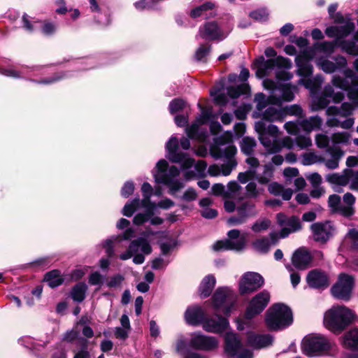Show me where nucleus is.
<instances>
[{"label":"nucleus","mask_w":358,"mask_h":358,"mask_svg":"<svg viewBox=\"0 0 358 358\" xmlns=\"http://www.w3.org/2000/svg\"><path fill=\"white\" fill-rule=\"evenodd\" d=\"M255 129L261 143L269 154L280 152L283 148H293L292 138L289 136L280 138V131L274 124L266 126L263 121H258L255 123Z\"/></svg>","instance_id":"nucleus-1"},{"label":"nucleus","mask_w":358,"mask_h":358,"mask_svg":"<svg viewBox=\"0 0 358 358\" xmlns=\"http://www.w3.org/2000/svg\"><path fill=\"white\" fill-rule=\"evenodd\" d=\"M215 143L217 147L211 149V155L215 159H223L224 163L220 166L213 164L209 166L208 173L210 176H229L236 166L237 162L234 158L236 148L231 143L224 145L220 138H217Z\"/></svg>","instance_id":"nucleus-2"},{"label":"nucleus","mask_w":358,"mask_h":358,"mask_svg":"<svg viewBox=\"0 0 358 358\" xmlns=\"http://www.w3.org/2000/svg\"><path fill=\"white\" fill-rule=\"evenodd\" d=\"M257 77L262 78L268 76L271 71L275 70V77L278 80H289L293 74L288 71L292 66L290 59L283 57L265 60L263 57L256 61Z\"/></svg>","instance_id":"nucleus-3"},{"label":"nucleus","mask_w":358,"mask_h":358,"mask_svg":"<svg viewBox=\"0 0 358 358\" xmlns=\"http://www.w3.org/2000/svg\"><path fill=\"white\" fill-rule=\"evenodd\" d=\"M152 173L155 182L166 185L171 195H176L177 192L185 187L184 182L178 178L180 170L175 166L168 169V162L165 159H160L157 163Z\"/></svg>","instance_id":"nucleus-4"},{"label":"nucleus","mask_w":358,"mask_h":358,"mask_svg":"<svg viewBox=\"0 0 358 358\" xmlns=\"http://www.w3.org/2000/svg\"><path fill=\"white\" fill-rule=\"evenodd\" d=\"M355 313L344 306H334L324 315V325L329 331L339 334L354 320Z\"/></svg>","instance_id":"nucleus-5"},{"label":"nucleus","mask_w":358,"mask_h":358,"mask_svg":"<svg viewBox=\"0 0 358 358\" xmlns=\"http://www.w3.org/2000/svg\"><path fill=\"white\" fill-rule=\"evenodd\" d=\"M352 103L345 102L340 107L329 106L326 109V114L329 117L327 125L330 127H341L350 129L354 124V119L351 115L354 110Z\"/></svg>","instance_id":"nucleus-6"},{"label":"nucleus","mask_w":358,"mask_h":358,"mask_svg":"<svg viewBox=\"0 0 358 358\" xmlns=\"http://www.w3.org/2000/svg\"><path fill=\"white\" fill-rule=\"evenodd\" d=\"M293 322L290 308L281 303L272 306L266 313V323L271 329H282L289 327Z\"/></svg>","instance_id":"nucleus-7"},{"label":"nucleus","mask_w":358,"mask_h":358,"mask_svg":"<svg viewBox=\"0 0 358 358\" xmlns=\"http://www.w3.org/2000/svg\"><path fill=\"white\" fill-rule=\"evenodd\" d=\"M344 156V151L338 148L327 149L324 156L315 152H307L302 155L301 162L305 166L317 163H323L329 169H336L338 167L340 160Z\"/></svg>","instance_id":"nucleus-8"},{"label":"nucleus","mask_w":358,"mask_h":358,"mask_svg":"<svg viewBox=\"0 0 358 358\" xmlns=\"http://www.w3.org/2000/svg\"><path fill=\"white\" fill-rule=\"evenodd\" d=\"M236 294L229 287L218 288L213 296V305L217 311L229 316L235 308Z\"/></svg>","instance_id":"nucleus-9"},{"label":"nucleus","mask_w":358,"mask_h":358,"mask_svg":"<svg viewBox=\"0 0 358 358\" xmlns=\"http://www.w3.org/2000/svg\"><path fill=\"white\" fill-rule=\"evenodd\" d=\"M329 348L330 343L328 339L321 334H308L301 342L302 352L309 357L320 355Z\"/></svg>","instance_id":"nucleus-10"},{"label":"nucleus","mask_w":358,"mask_h":358,"mask_svg":"<svg viewBox=\"0 0 358 358\" xmlns=\"http://www.w3.org/2000/svg\"><path fill=\"white\" fill-rule=\"evenodd\" d=\"M211 110L206 108H201L200 115L196 119L194 122L185 129L187 136L196 140L199 142H207L208 138V132L206 128H203V125L206 124L211 117Z\"/></svg>","instance_id":"nucleus-11"},{"label":"nucleus","mask_w":358,"mask_h":358,"mask_svg":"<svg viewBox=\"0 0 358 358\" xmlns=\"http://www.w3.org/2000/svg\"><path fill=\"white\" fill-rule=\"evenodd\" d=\"M281 93V96H277L272 94L266 97L263 93H258L255 95V101L257 103V108L259 110H262L267 106L269 101L278 102L281 104L282 101H291L294 98V92L297 91V87L291 85L290 84L282 85L278 87Z\"/></svg>","instance_id":"nucleus-12"},{"label":"nucleus","mask_w":358,"mask_h":358,"mask_svg":"<svg viewBox=\"0 0 358 358\" xmlns=\"http://www.w3.org/2000/svg\"><path fill=\"white\" fill-rule=\"evenodd\" d=\"M179 142L176 136H173L166 144V157L172 162L180 164L183 170L193 166L194 160L186 153L178 151Z\"/></svg>","instance_id":"nucleus-13"},{"label":"nucleus","mask_w":358,"mask_h":358,"mask_svg":"<svg viewBox=\"0 0 358 358\" xmlns=\"http://www.w3.org/2000/svg\"><path fill=\"white\" fill-rule=\"evenodd\" d=\"M236 215H233L227 220L229 226L243 224L250 217H255L259 213L255 203L250 199L242 201L236 207Z\"/></svg>","instance_id":"nucleus-14"},{"label":"nucleus","mask_w":358,"mask_h":358,"mask_svg":"<svg viewBox=\"0 0 358 358\" xmlns=\"http://www.w3.org/2000/svg\"><path fill=\"white\" fill-rule=\"evenodd\" d=\"M343 73L345 76V79L336 76L333 77L331 80L333 85L341 90L349 91V97L350 99H357L358 76H356L353 71L350 69H345Z\"/></svg>","instance_id":"nucleus-15"},{"label":"nucleus","mask_w":358,"mask_h":358,"mask_svg":"<svg viewBox=\"0 0 358 358\" xmlns=\"http://www.w3.org/2000/svg\"><path fill=\"white\" fill-rule=\"evenodd\" d=\"M225 352L231 358H252L250 350L245 348L238 336L234 332H227L224 337Z\"/></svg>","instance_id":"nucleus-16"},{"label":"nucleus","mask_w":358,"mask_h":358,"mask_svg":"<svg viewBox=\"0 0 358 358\" xmlns=\"http://www.w3.org/2000/svg\"><path fill=\"white\" fill-rule=\"evenodd\" d=\"M189 345L196 350L210 352L216 350L219 348L220 341L215 336L196 331L190 334Z\"/></svg>","instance_id":"nucleus-17"},{"label":"nucleus","mask_w":358,"mask_h":358,"mask_svg":"<svg viewBox=\"0 0 358 358\" xmlns=\"http://www.w3.org/2000/svg\"><path fill=\"white\" fill-rule=\"evenodd\" d=\"M229 239L218 241L213 245V249L215 251L236 250L241 251L243 250L246 245V238L240 236L238 229L230 230L228 234Z\"/></svg>","instance_id":"nucleus-18"},{"label":"nucleus","mask_w":358,"mask_h":358,"mask_svg":"<svg viewBox=\"0 0 358 358\" xmlns=\"http://www.w3.org/2000/svg\"><path fill=\"white\" fill-rule=\"evenodd\" d=\"M354 278L346 273L338 275L337 282L331 287L332 295L341 300L348 301L354 287Z\"/></svg>","instance_id":"nucleus-19"},{"label":"nucleus","mask_w":358,"mask_h":358,"mask_svg":"<svg viewBox=\"0 0 358 358\" xmlns=\"http://www.w3.org/2000/svg\"><path fill=\"white\" fill-rule=\"evenodd\" d=\"M327 98H332L334 103H340L344 99V94L342 92H335L331 85H326L322 95L313 99L310 106L311 110L317 111L326 108L329 103Z\"/></svg>","instance_id":"nucleus-20"},{"label":"nucleus","mask_w":358,"mask_h":358,"mask_svg":"<svg viewBox=\"0 0 358 358\" xmlns=\"http://www.w3.org/2000/svg\"><path fill=\"white\" fill-rule=\"evenodd\" d=\"M270 301V294L264 290L254 296L246 309L245 317L250 320L261 313Z\"/></svg>","instance_id":"nucleus-21"},{"label":"nucleus","mask_w":358,"mask_h":358,"mask_svg":"<svg viewBox=\"0 0 358 358\" xmlns=\"http://www.w3.org/2000/svg\"><path fill=\"white\" fill-rule=\"evenodd\" d=\"M257 110L262 114V120L260 121H263L266 126L268 124L266 123V121L282 122L286 117L285 110L281 107L280 103L273 101H269L267 106L262 110H259L257 108Z\"/></svg>","instance_id":"nucleus-22"},{"label":"nucleus","mask_w":358,"mask_h":358,"mask_svg":"<svg viewBox=\"0 0 358 358\" xmlns=\"http://www.w3.org/2000/svg\"><path fill=\"white\" fill-rule=\"evenodd\" d=\"M264 278L261 275L255 272L245 273L239 282V290L241 294L253 292L264 285Z\"/></svg>","instance_id":"nucleus-23"},{"label":"nucleus","mask_w":358,"mask_h":358,"mask_svg":"<svg viewBox=\"0 0 358 358\" xmlns=\"http://www.w3.org/2000/svg\"><path fill=\"white\" fill-rule=\"evenodd\" d=\"M229 33V30L222 29L215 22H210L200 27L196 37L209 41L222 40L227 37Z\"/></svg>","instance_id":"nucleus-24"},{"label":"nucleus","mask_w":358,"mask_h":358,"mask_svg":"<svg viewBox=\"0 0 358 358\" xmlns=\"http://www.w3.org/2000/svg\"><path fill=\"white\" fill-rule=\"evenodd\" d=\"M138 251H141L145 254H150L152 251L149 241L143 237H140L132 241L129 244L128 250L122 253L120 255V258L122 260H127L131 258L134 254L137 253Z\"/></svg>","instance_id":"nucleus-25"},{"label":"nucleus","mask_w":358,"mask_h":358,"mask_svg":"<svg viewBox=\"0 0 358 358\" xmlns=\"http://www.w3.org/2000/svg\"><path fill=\"white\" fill-rule=\"evenodd\" d=\"M229 326V323L227 319L215 315L211 317H205L202 328L206 332L221 334L226 331Z\"/></svg>","instance_id":"nucleus-26"},{"label":"nucleus","mask_w":358,"mask_h":358,"mask_svg":"<svg viewBox=\"0 0 358 358\" xmlns=\"http://www.w3.org/2000/svg\"><path fill=\"white\" fill-rule=\"evenodd\" d=\"M310 229L314 240L322 243H326L334 233V228L329 222L314 223Z\"/></svg>","instance_id":"nucleus-27"},{"label":"nucleus","mask_w":358,"mask_h":358,"mask_svg":"<svg viewBox=\"0 0 358 358\" xmlns=\"http://www.w3.org/2000/svg\"><path fill=\"white\" fill-rule=\"evenodd\" d=\"M306 281L310 287L315 289H324L329 284L327 273L318 269L310 271L307 275Z\"/></svg>","instance_id":"nucleus-28"},{"label":"nucleus","mask_w":358,"mask_h":358,"mask_svg":"<svg viewBox=\"0 0 358 358\" xmlns=\"http://www.w3.org/2000/svg\"><path fill=\"white\" fill-rule=\"evenodd\" d=\"M269 238L270 239L267 237H262L254 241L252 244L254 250L261 254H266L271 246L277 244L280 238L277 232H271Z\"/></svg>","instance_id":"nucleus-29"},{"label":"nucleus","mask_w":358,"mask_h":358,"mask_svg":"<svg viewBox=\"0 0 358 358\" xmlns=\"http://www.w3.org/2000/svg\"><path fill=\"white\" fill-rule=\"evenodd\" d=\"M205 317V311L199 306H189L185 313L186 322L192 326L203 324Z\"/></svg>","instance_id":"nucleus-30"},{"label":"nucleus","mask_w":358,"mask_h":358,"mask_svg":"<svg viewBox=\"0 0 358 358\" xmlns=\"http://www.w3.org/2000/svg\"><path fill=\"white\" fill-rule=\"evenodd\" d=\"M312 261V256L309 251L305 248H299L292 255L293 265L298 269H306Z\"/></svg>","instance_id":"nucleus-31"},{"label":"nucleus","mask_w":358,"mask_h":358,"mask_svg":"<svg viewBox=\"0 0 358 358\" xmlns=\"http://www.w3.org/2000/svg\"><path fill=\"white\" fill-rule=\"evenodd\" d=\"M145 209V213H140L136 214L134 219L133 222L136 225H142L148 221H150V224L152 225H159L162 224L164 222L163 219L154 216V211L155 209H150L148 208H144Z\"/></svg>","instance_id":"nucleus-32"},{"label":"nucleus","mask_w":358,"mask_h":358,"mask_svg":"<svg viewBox=\"0 0 358 358\" xmlns=\"http://www.w3.org/2000/svg\"><path fill=\"white\" fill-rule=\"evenodd\" d=\"M301 229V224L297 217L292 216L288 218L286 224L282 226L278 234L280 238H285L290 234L296 232Z\"/></svg>","instance_id":"nucleus-33"},{"label":"nucleus","mask_w":358,"mask_h":358,"mask_svg":"<svg viewBox=\"0 0 358 358\" xmlns=\"http://www.w3.org/2000/svg\"><path fill=\"white\" fill-rule=\"evenodd\" d=\"M273 338L271 336L256 335L251 334L248 336V342L253 348H262L267 347L273 343Z\"/></svg>","instance_id":"nucleus-34"},{"label":"nucleus","mask_w":358,"mask_h":358,"mask_svg":"<svg viewBox=\"0 0 358 358\" xmlns=\"http://www.w3.org/2000/svg\"><path fill=\"white\" fill-rule=\"evenodd\" d=\"M323 120L318 116H311L308 118L300 120V127L305 131L310 133L313 130H318L321 129Z\"/></svg>","instance_id":"nucleus-35"},{"label":"nucleus","mask_w":358,"mask_h":358,"mask_svg":"<svg viewBox=\"0 0 358 358\" xmlns=\"http://www.w3.org/2000/svg\"><path fill=\"white\" fill-rule=\"evenodd\" d=\"M295 62L298 67L297 74L300 76H309L313 73V66L306 55H298L295 58Z\"/></svg>","instance_id":"nucleus-36"},{"label":"nucleus","mask_w":358,"mask_h":358,"mask_svg":"<svg viewBox=\"0 0 358 358\" xmlns=\"http://www.w3.org/2000/svg\"><path fill=\"white\" fill-rule=\"evenodd\" d=\"M141 192L143 194V199L141 200V206L150 209H156V203L150 201V198L153 193V188L151 185L147 182L143 183L141 186Z\"/></svg>","instance_id":"nucleus-37"},{"label":"nucleus","mask_w":358,"mask_h":358,"mask_svg":"<svg viewBox=\"0 0 358 358\" xmlns=\"http://www.w3.org/2000/svg\"><path fill=\"white\" fill-rule=\"evenodd\" d=\"M216 280L212 275L206 276L201 281L199 292L201 298L205 299L209 296L215 285Z\"/></svg>","instance_id":"nucleus-38"},{"label":"nucleus","mask_w":358,"mask_h":358,"mask_svg":"<svg viewBox=\"0 0 358 358\" xmlns=\"http://www.w3.org/2000/svg\"><path fill=\"white\" fill-rule=\"evenodd\" d=\"M207 168V163L203 160L198 161L195 165V172L193 171H187L184 174L186 180H190L194 178H200L205 176V171Z\"/></svg>","instance_id":"nucleus-39"},{"label":"nucleus","mask_w":358,"mask_h":358,"mask_svg":"<svg viewBox=\"0 0 358 358\" xmlns=\"http://www.w3.org/2000/svg\"><path fill=\"white\" fill-rule=\"evenodd\" d=\"M351 171H345L343 174L331 173L326 176V180L331 184L346 185L350 180Z\"/></svg>","instance_id":"nucleus-40"},{"label":"nucleus","mask_w":358,"mask_h":358,"mask_svg":"<svg viewBox=\"0 0 358 358\" xmlns=\"http://www.w3.org/2000/svg\"><path fill=\"white\" fill-rule=\"evenodd\" d=\"M343 344L346 348L358 349V329H352L345 335Z\"/></svg>","instance_id":"nucleus-41"},{"label":"nucleus","mask_w":358,"mask_h":358,"mask_svg":"<svg viewBox=\"0 0 358 358\" xmlns=\"http://www.w3.org/2000/svg\"><path fill=\"white\" fill-rule=\"evenodd\" d=\"M320 76H317L315 78H301L299 80V84L303 85L306 89L310 90V92L313 95L319 89L320 84L322 83Z\"/></svg>","instance_id":"nucleus-42"},{"label":"nucleus","mask_w":358,"mask_h":358,"mask_svg":"<svg viewBox=\"0 0 358 358\" xmlns=\"http://www.w3.org/2000/svg\"><path fill=\"white\" fill-rule=\"evenodd\" d=\"M44 280L52 288L60 285L64 280L58 270H53L46 273Z\"/></svg>","instance_id":"nucleus-43"},{"label":"nucleus","mask_w":358,"mask_h":358,"mask_svg":"<svg viewBox=\"0 0 358 358\" xmlns=\"http://www.w3.org/2000/svg\"><path fill=\"white\" fill-rule=\"evenodd\" d=\"M87 289V287L85 283L80 282L76 285L71 290L72 299L78 302L83 301L85 298V293Z\"/></svg>","instance_id":"nucleus-44"},{"label":"nucleus","mask_w":358,"mask_h":358,"mask_svg":"<svg viewBox=\"0 0 358 358\" xmlns=\"http://www.w3.org/2000/svg\"><path fill=\"white\" fill-rule=\"evenodd\" d=\"M343 202L346 204L345 206L341 208V214L345 216H350L353 214V205L355 202V198L351 193H346L343 196Z\"/></svg>","instance_id":"nucleus-45"},{"label":"nucleus","mask_w":358,"mask_h":358,"mask_svg":"<svg viewBox=\"0 0 358 358\" xmlns=\"http://www.w3.org/2000/svg\"><path fill=\"white\" fill-rule=\"evenodd\" d=\"M350 136L348 132L334 133L331 136V141L333 144L331 148H338V145H348L349 143Z\"/></svg>","instance_id":"nucleus-46"},{"label":"nucleus","mask_w":358,"mask_h":358,"mask_svg":"<svg viewBox=\"0 0 358 358\" xmlns=\"http://www.w3.org/2000/svg\"><path fill=\"white\" fill-rule=\"evenodd\" d=\"M273 176V166L272 164H266L262 174L256 176L257 180L262 185L268 184Z\"/></svg>","instance_id":"nucleus-47"},{"label":"nucleus","mask_w":358,"mask_h":358,"mask_svg":"<svg viewBox=\"0 0 358 358\" xmlns=\"http://www.w3.org/2000/svg\"><path fill=\"white\" fill-rule=\"evenodd\" d=\"M215 7V5L212 2H207L201 5L191 11V16L194 18H196L201 16H208V11L212 10Z\"/></svg>","instance_id":"nucleus-48"},{"label":"nucleus","mask_w":358,"mask_h":358,"mask_svg":"<svg viewBox=\"0 0 358 358\" xmlns=\"http://www.w3.org/2000/svg\"><path fill=\"white\" fill-rule=\"evenodd\" d=\"M141 206V200L139 198H136L132 201L127 202L123 209L122 214L127 217H131L136 210H137Z\"/></svg>","instance_id":"nucleus-49"},{"label":"nucleus","mask_w":358,"mask_h":358,"mask_svg":"<svg viewBox=\"0 0 358 358\" xmlns=\"http://www.w3.org/2000/svg\"><path fill=\"white\" fill-rule=\"evenodd\" d=\"M256 146V141L253 138L244 137L241 142V151L246 155H252L254 148Z\"/></svg>","instance_id":"nucleus-50"},{"label":"nucleus","mask_w":358,"mask_h":358,"mask_svg":"<svg viewBox=\"0 0 358 358\" xmlns=\"http://www.w3.org/2000/svg\"><path fill=\"white\" fill-rule=\"evenodd\" d=\"M338 46L348 54L358 56V45L355 41L343 40L338 43Z\"/></svg>","instance_id":"nucleus-51"},{"label":"nucleus","mask_w":358,"mask_h":358,"mask_svg":"<svg viewBox=\"0 0 358 358\" xmlns=\"http://www.w3.org/2000/svg\"><path fill=\"white\" fill-rule=\"evenodd\" d=\"M355 24L351 22H347L345 24L342 26H337L338 30V41H336L337 45L342 41L343 38L348 36L355 29Z\"/></svg>","instance_id":"nucleus-52"},{"label":"nucleus","mask_w":358,"mask_h":358,"mask_svg":"<svg viewBox=\"0 0 358 358\" xmlns=\"http://www.w3.org/2000/svg\"><path fill=\"white\" fill-rule=\"evenodd\" d=\"M271 226V221L267 218H259L257 220L251 227L255 233H261L266 231Z\"/></svg>","instance_id":"nucleus-53"},{"label":"nucleus","mask_w":358,"mask_h":358,"mask_svg":"<svg viewBox=\"0 0 358 358\" xmlns=\"http://www.w3.org/2000/svg\"><path fill=\"white\" fill-rule=\"evenodd\" d=\"M246 194L249 198H257L264 192V189L257 187V185L254 182H249L245 187Z\"/></svg>","instance_id":"nucleus-54"},{"label":"nucleus","mask_w":358,"mask_h":358,"mask_svg":"<svg viewBox=\"0 0 358 358\" xmlns=\"http://www.w3.org/2000/svg\"><path fill=\"white\" fill-rule=\"evenodd\" d=\"M241 187L236 181H230L227 185V189L224 194V198L231 199L234 198L239 193Z\"/></svg>","instance_id":"nucleus-55"},{"label":"nucleus","mask_w":358,"mask_h":358,"mask_svg":"<svg viewBox=\"0 0 358 358\" xmlns=\"http://www.w3.org/2000/svg\"><path fill=\"white\" fill-rule=\"evenodd\" d=\"M317 64L325 73H331L336 71L334 62L328 59H320L317 60Z\"/></svg>","instance_id":"nucleus-56"},{"label":"nucleus","mask_w":358,"mask_h":358,"mask_svg":"<svg viewBox=\"0 0 358 358\" xmlns=\"http://www.w3.org/2000/svg\"><path fill=\"white\" fill-rule=\"evenodd\" d=\"M210 50V45H201L195 53V58L199 62H206V57L208 55Z\"/></svg>","instance_id":"nucleus-57"},{"label":"nucleus","mask_w":358,"mask_h":358,"mask_svg":"<svg viewBox=\"0 0 358 358\" xmlns=\"http://www.w3.org/2000/svg\"><path fill=\"white\" fill-rule=\"evenodd\" d=\"M328 203L333 211L341 213V208H343V206L341 203V197L338 195H331L329 197Z\"/></svg>","instance_id":"nucleus-58"},{"label":"nucleus","mask_w":358,"mask_h":358,"mask_svg":"<svg viewBox=\"0 0 358 358\" xmlns=\"http://www.w3.org/2000/svg\"><path fill=\"white\" fill-rule=\"evenodd\" d=\"M186 106V102L181 99H175L169 103V111L174 114L183 110Z\"/></svg>","instance_id":"nucleus-59"},{"label":"nucleus","mask_w":358,"mask_h":358,"mask_svg":"<svg viewBox=\"0 0 358 358\" xmlns=\"http://www.w3.org/2000/svg\"><path fill=\"white\" fill-rule=\"evenodd\" d=\"M120 241L119 236H113L106 240L103 243V247L106 249V252L108 257H112L114 255L113 243Z\"/></svg>","instance_id":"nucleus-60"},{"label":"nucleus","mask_w":358,"mask_h":358,"mask_svg":"<svg viewBox=\"0 0 358 358\" xmlns=\"http://www.w3.org/2000/svg\"><path fill=\"white\" fill-rule=\"evenodd\" d=\"M176 246V242L173 239L168 238L166 241L160 242L159 247L163 255L169 254Z\"/></svg>","instance_id":"nucleus-61"},{"label":"nucleus","mask_w":358,"mask_h":358,"mask_svg":"<svg viewBox=\"0 0 358 358\" xmlns=\"http://www.w3.org/2000/svg\"><path fill=\"white\" fill-rule=\"evenodd\" d=\"M250 16L255 20L264 22L268 17V13L265 8H260L251 12Z\"/></svg>","instance_id":"nucleus-62"},{"label":"nucleus","mask_w":358,"mask_h":358,"mask_svg":"<svg viewBox=\"0 0 358 358\" xmlns=\"http://www.w3.org/2000/svg\"><path fill=\"white\" fill-rule=\"evenodd\" d=\"M336 45H337L336 42L324 41L318 43L317 48L324 53L330 55L334 52Z\"/></svg>","instance_id":"nucleus-63"},{"label":"nucleus","mask_w":358,"mask_h":358,"mask_svg":"<svg viewBox=\"0 0 358 358\" xmlns=\"http://www.w3.org/2000/svg\"><path fill=\"white\" fill-rule=\"evenodd\" d=\"M295 141L301 149H306L312 145V140L309 136H299L296 138Z\"/></svg>","instance_id":"nucleus-64"}]
</instances>
